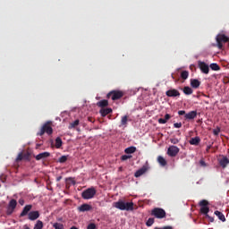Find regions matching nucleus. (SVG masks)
<instances>
[{"instance_id":"obj_1","label":"nucleus","mask_w":229,"mask_h":229,"mask_svg":"<svg viewBox=\"0 0 229 229\" xmlns=\"http://www.w3.org/2000/svg\"><path fill=\"white\" fill-rule=\"evenodd\" d=\"M133 202H125L122 199L113 203L114 208H118V210H126L127 212L133 211Z\"/></svg>"},{"instance_id":"obj_2","label":"nucleus","mask_w":229,"mask_h":229,"mask_svg":"<svg viewBox=\"0 0 229 229\" xmlns=\"http://www.w3.org/2000/svg\"><path fill=\"white\" fill-rule=\"evenodd\" d=\"M53 122L47 121L46 122L42 127L40 128L39 131L37 132L38 137H42L44 133H47V135H53Z\"/></svg>"},{"instance_id":"obj_3","label":"nucleus","mask_w":229,"mask_h":229,"mask_svg":"<svg viewBox=\"0 0 229 229\" xmlns=\"http://www.w3.org/2000/svg\"><path fill=\"white\" fill-rule=\"evenodd\" d=\"M97 192L98 191H96V188H94V187L88 188L87 190L82 191L81 198L83 199H92V198H94V196H96Z\"/></svg>"},{"instance_id":"obj_4","label":"nucleus","mask_w":229,"mask_h":229,"mask_svg":"<svg viewBox=\"0 0 229 229\" xmlns=\"http://www.w3.org/2000/svg\"><path fill=\"white\" fill-rule=\"evenodd\" d=\"M226 42H229V38L225 34H218L216 36V44L218 49H223V44H226Z\"/></svg>"},{"instance_id":"obj_5","label":"nucleus","mask_w":229,"mask_h":229,"mask_svg":"<svg viewBox=\"0 0 229 229\" xmlns=\"http://www.w3.org/2000/svg\"><path fill=\"white\" fill-rule=\"evenodd\" d=\"M123 96H124V92L121 90H112L107 94L106 98H111L113 101H117V99H121Z\"/></svg>"},{"instance_id":"obj_6","label":"nucleus","mask_w":229,"mask_h":229,"mask_svg":"<svg viewBox=\"0 0 229 229\" xmlns=\"http://www.w3.org/2000/svg\"><path fill=\"white\" fill-rule=\"evenodd\" d=\"M151 216H154L157 219H164V217H165V210L160 208H155L151 211Z\"/></svg>"},{"instance_id":"obj_7","label":"nucleus","mask_w":229,"mask_h":229,"mask_svg":"<svg viewBox=\"0 0 229 229\" xmlns=\"http://www.w3.org/2000/svg\"><path fill=\"white\" fill-rule=\"evenodd\" d=\"M200 213L204 214V216H208V212H210V208H208V200L202 199L199 202Z\"/></svg>"},{"instance_id":"obj_8","label":"nucleus","mask_w":229,"mask_h":229,"mask_svg":"<svg viewBox=\"0 0 229 229\" xmlns=\"http://www.w3.org/2000/svg\"><path fill=\"white\" fill-rule=\"evenodd\" d=\"M15 208H17V200L14 199H12L9 201V204L7 206L6 214L7 216H12L13 212H14Z\"/></svg>"},{"instance_id":"obj_9","label":"nucleus","mask_w":229,"mask_h":229,"mask_svg":"<svg viewBox=\"0 0 229 229\" xmlns=\"http://www.w3.org/2000/svg\"><path fill=\"white\" fill-rule=\"evenodd\" d=\"M198 66H199V69H200L201 72H203V74H208V72H210V66H208L207 63L203 61H199Z\"/></svg>"},{"instance_id":"obj_10","label":"nucleus","mask_w":229,"mask_h":229,"mask_svg":"<svg viewBox=\"0 0 229 229\" xmlns=\"http://www.w3.org/2000/svg\"><path fill=\"white\" fill-rule=\"evenodd\" d=\"M180 153V148L174 145H172L167 149V156L168 157H176Z\"/></svg>"},{"instance_id":"obj_11","label":"nucleus","mask_w":229,"mask_h":229,"mask_svg":"<svg viewBox=\"0 0 229 229\" xmlns=\"http://www.w3.org/2000/svg\"><path fill=\"white\" fill-rule=\"evenodd\" d=\"M149 169V166L147 165H144L141 168H140L138 171L135 172L134 176L135 178H140L142 174H145L146 172Z\"/></svg>"},{"instance_id":"obj_12","label":"nucleus","mask_w":229,"mask_h":229,"mask_svg":"<svg viewBox=\"0 0 229 229\" xmlns=\"http://www.w3.org/2000/svg\"><path fill=\"white\" fill-rule=\"evenodd\" d=\"M38 217H40V213L38 211H30L28 214V219H30V221H37Z\"/></svg>"},{"instance_id":"obj_13","label":"nucleus","mask_w":229,"mask_h":229,"mask_svg":"<svg viewBox=\"0 0 229 229\" xmlns=\"http://www.w3.org/2000/svg\"><path fill=\"white\" fill-rule=\"evenodd\" d=\"M167 98H178L180 97V91L175 89H169L165 92Z\"/></svg>"},{"instance_id":"obj_14","label":"nucleus","mask_w":229,"mask_h":229,"mask_svg":"<svg viewBox=\"0 0 229 229\" xmlns=\"http://www.w3.org/2000/svg\"><path fill=\"white\" fill-rule=\"evenodd\" d=\"M79 212H90L92 210V206L89 204H82L77 208Z\"/></svg>"},{"instance_id":"obj_15","label":"nucleus","mask_w":229,"mask_h":229,"mask_svg":"<svg viewBox=\"0 0 229 229\" xmlns=\"http://www.w3.org/2000/svg\"><path fill=\"white\" fill-rule=\"evenodd\" d=\"M218 164H219L220 167H222L223 169H226V166L229 164L228 157H223L221 159L218 160Z\"/></svg>"},{"instance_id":"obj_16","label":"nucleus","mask_w":229,"mask_h":229,"mask_svg":"<svg viewBox=\"0 0 229 229\" xmlns=\"http://www.w3.org/2000/svg\"><path fill=\"white\" fill-rule=\"evenodd\" d=\"M31 208H33L32 205H26L21 213L20 214V217H24L25 216H28V214H30V211L31 210Z\"/></svg>"},{"instance_id":"obj_17","label":"nucleus","mask_w":229,"mask_h":229,"mask_svg":"<svg viewBox=\"0 0 229 229\" xmlns=\"http://www.w3.org/2000/svg\"><path fill=\"white\" fill-rule=\"evenodd\" d=\"M197 116H198V111H191L184 115V118L186 120L191 121L192 119H196Z\"/></svg>"},{"instance_id":"obj_18","label":"nucleus","mask_w":229,"mask_h":229,"mask_svg":"<svg viewBox=\"0 0 229 229\" xmlns=\"http://www.w3.org/2000/svg\"><path fill=\"white\" fill-rule=\"evenodd\" d=\"M48 157H51V153L49 152H42L39 153L35 157L36 160H42L43 158H48Z\"/></svg>"},{"instance_id":"obj_19","label":"nucleus","mask_w":229,"mask_h":229,"mask_svg":"<svg viewBox=\"0 0 229 229\" xmlns=\"http://www.w3.org/2000/svg\"><path fill=\"white\" fill-rule=\"evenodd\" d=\"M99 114H101L102 117H106L108 114H112V108L107 107V108H101L99 111Z\"/></svg>"},{"instance_id":"obj_20","label":"nucleus","mask_w":229,"mask_h":229,"mask_svg":"<svg viewBox=\"0 0 229 229\" xmlns=\"http://www.w3.org/2000/svg\"><path fill=\"white\" fill-rule=\"evenodd\" d=\"M128 121H131L130 119V116H128L127 114L122 116V118H121V125L120 126H123L124 128H126V126H128Z\"/></svg>"},{"instance_id":"obj_21","label":"nucleus","mask_w":229,"mask_h":229,"mask_svg":"<svg viewBox=\"0 0 229 229\" xmlns=\"http://www.w3.org/2000/svg\"><path fill=\"white\" fill-rule=\"evenodd\" d=\"M189 142L191 146H198L199 142H201V139L197 136L195 138H191Z\"/></svg>"},{"instance_id":"obj_22","label":"nucleus","mask_w":229,"mask_h":229,"mask_svg":"<svg viewBox=\"0 0 229 229\" xmlns=\"http://www.w3.org/2000/svg\"><path fill=\"white\" fill-rule=\"evenodd\" d=\"M191 85L192 89H199V85H201V81H199L198 79H192L191 81Z\"/></svg>"},{"instance_id":"obj_23","label":"nucleus","mask_w":229,"mask_h":229,"mask_svg":"<svg viewBox=\"0 0 229 229\" xmlns=\"http://www.w3.org/2000/svg\"><path fill=\"white\" fill-rule=\"evenodd\" d=\"M215 216H216V217H218V219L222 221V223H225V221H226V217H225V215L221 211H215Z\"/></svg>"},{"instance_id":"obj_24","label":"nucleus","mask_w":229,"mask_h":229,"mask_svg":"<svg viewBox=\"0 0 229 229\" xmlns=\"http://www.w3.org/2000/svg\"><path fill=\"white\" fill-rule=\"evenodd\" d=\"M157 162L161 165V167H165V165H167V161L162 156H159L157 157Z\"/></svg>"},{"instance_id":"obj_25","label":"nucleus","mask_w":229,"mask_h":229,"mask_svg":"<svg viewBox=\"0 0 229 229\" xmlns=\"http://www.w3.org/2000/svg\"><path fill=\"white\" fill-rule=\"evenodd\" d=\"M97 106H99V108H105L108 106V100L103 99L97 103Z\"/></svg>"},{"instance_id":"obj_26","label":"nucleus","mask_w":229,"mask_h":229,"mask_svg":"<svg viewBox=\"0 0 229 229\" xmlns=\"http://www.w3.org/2000/svg\"><path fill=\"white\" fill-rule=\"evenodd\" d=\"M135 151H137V148L129 147V148H125L124 153H126L127 155H131L132 153H135Z\"/></svg>"},{"instance_id":"obj_27","label":"nucleus","mask_w":229,"mask_h":229,"mask_svg":"<svg viewBox=\"0 0 229 229\" xmlns=\"http://www.w3.org/2000/svg\"><path fill=\"white\" fill-rule=\"evenodd\" d=\"M62 144H64V142L62 141V138L57 137V138L55 139V148H56L57 149H60V148H62Z\"/></svg>"},{"instance_id":"obj_28","label":"nucleus","mask_w":229,"mask_h":229,"mask_svg":"<svg viewBox=\"0 0 229 229\" xmlns=\"http://www.w3.org/2000/svg\"><path fill=\"white\" fill-rule=\"evenodd\" d=\"M211 71H221V66L219 64L213 63L209 65Z\"/></svg>"},{"instance_id":"obj_29","label":"nucleus","mask_w":229,"mask_h":229,"mask_svg":"<svg viewBox=\"0 0 229 229\" xmlns=\"http://www.w3.org/2000/svg\"><path fill=\"white\" fill-rule=\"evenodd\" d=\"M183 93L186 94V96H191V94H192V88L189 86L184 87Z\"/></svg>"},{"instance_id":"obj_30","label":"nucleus","mask_w":229,"mask_h":229,"mask_svg":"<svg viewBox=\"0 0 229 229\" xmlns=\"http://www.w3.org/2000/svg\"><path fill=\"white\" fill-rule=\"evenodd\" d=\"M44 228V223L40 220H38L34 225V229H42Z\"/></svg>"},{"instance_id":"obj_31","label":"nucleus","mask_w":229,"mask_h":229,"mask_svg":"<svg viewBox=\"0 0 229 229\" xmlns=\"http://www.w3.org/2000/svg\"><path fill=\"white\" fill-rule=\"evenodd\" d=\"M69 156H62L61 157H59L58 162L59 164H65V162H67Z\"/></svg>"},{"instance_id":"obj_32","label":"nucleus","mask_w":229,"mask_h":229,"mask_svg":"<svg viewBox=\"0 0 229 229\" xmlns=\"http://www.w3.org/2000/svg\"><path fill=\"white\" fill-rule=\"evenodd\" d=\"M80 124V120H75L73 123H70L69 130H72V128H76Z\"/></svg>"},{"instance_id":"obj_33","label":"nucleus","mask_w":229,"mask_h":229,"mask_svg":"<svg viewBox=\"0 0 229 229\" xmlns=\"http://www.w3.org/2000/svg\"><path fill=\"white\" fill-rule=\"evenodd\" d=\"M181 78H182V80H187V78H189V72H187V71H182V72H181Z\"/></svg>"},{"instance_id":"obj_34","label":"nucleus","mask_w":229,"mask_h":229,"mask_svg":"<svg viewBox=\"0 0 229 229\" xmlns=\"http://www.w3.org/2000/svg\"><path fill=\"white\" fill-rule=\"evenodd\" d=\"M155 223V218H148L146 222V226H153Z\"/></svg>"},{"instance_id":"obj_35","label":"nucleus","mask_w":229,"mask_h":229,"mask_svg":"<svg viewBox=\"0 0 229 229\" xmlns=\"http://www.w3.org/2000/svg\"><path fill=\"white\" fill-rule=\"evenodd\" d=\"M53 226L55 229H64V224L55 223Z\"/></svg>"},{"instance_id":"obj_36","label":"nucleus","mask_w":229,"mask_h":229,"mask_svg":"<svg viewBox=\"0 0 229 229\" xmlns=\"http://www.w3.org/2000/svg\"><path fill=\"white\" fill-rule=\"evenodd\" d=\"M220 132H221V129L219 127H217L213 131L214 135H219Z\"/></svg>"},{"instance_id":"obj_37","label":"nucleus","mask_w":229,"mask_h":229,"mask_svg":"<svg viewBox=\"0 0 229 229\" xmlns=\"http://www.w3.org/2000/svg\"><path fill=\"white\" fill-rule=\"evenodd\" d=\"M22 158H23V155H22V153H20L16 157V162H21V160H22Z\"/></svg>"},{"instance_id":"obj_38","label":"nucleus","mask_w":229,"mask_h":229,"mask_svg":"<svg viewBox=\"0 0 229 229\" xmlns=\"http://www.w3.org/2000/svg\"><path fill=\"white\" fill-rule=\"evenodd\" d=\"M96 224L94 223H90L89 225H88L87 229H96Z\"/></svg>"},{"instance_id":"obj_39","label":"nucleus","mask_w":229,"mask_h":229,"mask_svg":"<svg viewBox=\"0 0 229 229\" xmlns=\"http://www.w3.org/2000/svg\"><path fill=\"white\" fill-rule=\"evenodd\" d=\"M129 158H131V156L123 155L122 156L121 160L124 161L128 160Z\"/></svg>"},{"instance_id":"obj_40","label":"nucleus","mask_w":229,"mask_h":229,"mask_svg":"<svg viewBox=\"0 0 229 229\" xmlns=\"http://www.w3.org/2000/svg\"><path fill=\"white\" fill-rule=\"evenodd\" d=\"M158 123H159V124H165V123H167V121L165 118H160L158 120Z\"/></svg>"},{"instance_id":"obj_41","label":"nucleus","mask_w":229,"mask_h":229,"mask_svg":"<svg viewBox=\"0 0 229 229\" xmlns=\"http://www.w3.org/2000/svg\"><path fill=\"white\" fill-rule=\"evenodd\" d=\"M174 128H182V123H174Z\"/></svg>"},{"instance_id":"obj_42","label":"nucleus","mask_w":229,"mask_h":229,"mask_svg":"<svg viewBox=\"0 0 229 229\" xmlns=\"http://www.w3.org/2000/svg\"><path fill=\"white\" fill-rule=\"evenodd\" d=\"M172 144H178V142H180V140H178V139L174 138L171 140Z\"/></svg>"},{"instance_id":"obj_43","label":"nucleus","mask_w":229,"mask_h":229,"mask_svg":"<svg viewBox=\"0 0 229 229\" xmlns=\"http://www.w3.org/2000/svg\"><path fill=\"white\" fill-rule=\"evenodd\" d=\"M199 164H200V165H201L202 167H207V163H205L204 160H200V161H199Z\"/></svg>"},{"instance_id":"obj_44","label":"nucleus","mask_w":229,"mask_h":229,"mask_svg":"<svg viewBox=\"0 0 229 229\" xmlns=\"http://www.w3.org/2000/svg\"><path fill=\"white\" fill-rule=\"evenodd\" d=\"M187 114H185V111L183 110H180L178 111V115H186Z\"/></svg>"},{"instance_id":"obj_45","label":"nucleus","mask_w":229,"mask_h":229,"mask_svg":"<svg viewBox=\"0 0 229 229\" xmlns=\"http://www.w3.org/2000/svg\"><path fill=\"white\" fill-rule=\"evenodd\" d=\"M165 119L166 122L169 121V119H171V114H166L165 115Z\"/></svg>"},{"instance_id":"obj_46","label":"nucleus","mask_w":229,"mask_h":229,"mask_svg":"<svg viewBox=\"0 0 229 229\" xmlns=\"http://www.w3.org/2000/svg\"><path fill=\"white\" fill-rule=\"evenodd\" d=\"M157 229H173V227L170 225H167V226H164V227L157 228Z\"/></svg>"},{"instance_id":"obj_47","label":"nucleus","mask_w":229,"mask_h":229,"mask_svg":"<svg viewBox=\"0 0 229 229\" xmlns=\"http://www.w3.org/2000/svg\"><path fill=\"white\" fill-rule=\"evenodd\" d=\"M88 121H89V123H96V120L92 117H89Z\"/></svg>"},{"instance_id":"obj_48","label":"nucleus","mask_w":229,"mask_h":229,"mask_svg":"<svg viewBox=\"0 0 229 229\" xmlns=\"http://www.w3.org/2000/svg\"><path fill=\"white\" fill-rule=\"evenodd\" d=\"M19 203H20V205H24V199H19Z\"/></svg>"},{"instance_id":"obj_49","label":"nucleus","mask_w":229,"mask_h":229,"mask_svg":"<svg viewBox=\"0 0 229 229\" xmlns=\"http://www.w3.org/2000/svg\"><path fill=\"white\" fill-rule=\"evenodd\" d=\"M208 219H209L210 223H214V217L208 216Z\"/></svg>"},{"instance_id":"obj_50","label":"nucleus","mask_w":229,"mask_h":229,"mask_svg":"<svg viewBox=\"0 0 229 229\" xmlns=\"http://www.w3.org/2000/svg\"><path fill=\"white\" fill-rule=\"evenodd\" d=\"M60 180H62V176H58V177L56 178V182H60Z\"/></svg>"},{"instance_id":"obj_51","label":"nucleus","mask_w":229,"mask_h":229,"mask_svg":"<svg viewBox=\"0 0 229 229\" xmlns=\"http://www.w3.org/2000/svg\"><path fill=\"white\" fill-rule=\"evenodd\" d=\"M206 151H210V146H208V147H207Z\"/></svg>"},{"instance_id":"obj_52","label":"nucleus","mask_w":229,"mask_h":229,"mask_svg":"<svg viewBox=\"0 0 229 229\" xmlns=\"http://www.w3.org/2000/svg\"><path fill=\"white\" fill-rule=\"evenodd\" d=\"M23 229H30L28 225H24Z\"/></svg>"},{"instance_id":"obj_53","label":"nucleus","mask_w":229,"mask_h":229,"mask_svg":"<svg viewBox=\"0 0 229 229\" xmlns=\"http://www.w3.org/2000/svg\"><path fill=\"white\" fill-rule=\"evenodd\" d=\"M70 229H78L76 226H72Z\"/></svg>"},{"instance_id":"obj_54","label":"nucleus","mask_w":229,"mask_h":229,"mask_svg":"<svg viewBox=\"0 0 229 229\" xmlns=\"http://www.w3.org/2000/svg\"><path fill=\"white\" fill-rule=\"evenodd\" d=\"M206 105H208V101H205Z\"/></svg>"},{"instance_id":"obj_55","label":"nucleus","mask_w":229,"mask_h":229,"mask_svg":"<svg viewBox=\"0 0 229 229\" xmlns=\"http://www.w3.org/2000/svg\"><path fill=\"white\" fill-rule=\"evenodd\" d=\"M205 96V98H208V96H207V95H204Z\"/></svg>"}]
</instances>
